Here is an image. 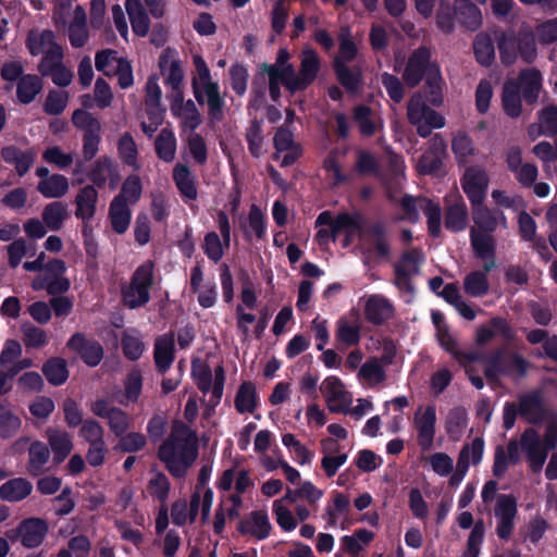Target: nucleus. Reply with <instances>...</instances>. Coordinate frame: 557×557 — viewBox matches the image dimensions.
<instances>
[{
    "label": "nucleus",
    "instance_id": "63",
    "mask_svg": "<svg viewBox=\"0 0 557 557\" xmlns=\"http://www.w3.org/2000/svg\"><path fill=\"white\" fill-rule=\"evenodd\" d=\"M119 442L115 446L116 450L122 453H137L144 449L147 445V438L143 433L129 432L117 436Z\"/></svg>",
    "mask_w": 557,
    "mask_h": 557
},
{
    "label": "nucleus",
    "instance_id": "58",
    "mask_svg": "<svg viewBox=\"0 0 557 557\" xmlns=\"http://www.w3.org/2000/svg\"><path fill=\"white\" fill-rule=\"evenodd\" d=\"M22 421L8 405L0 404V437L10 438L16 434Z\"/></svg>",
    "mask_w": 557,
    "mask_h": 557
},
{
    "label": "nucleus",
    "instance_id": "46",
    "mask_svg": "<svg viewBox=\"0 0 557 557\" xmlns=\"http://www.w3.org/2000/svg\"><path fill=\"white\" fill-rule=\"evenodd\" d=\"M346 150L334 149L330 152L324 161V169L327 177L332 182V186H339L348 181V176L343 172L342 159L345 157Z\"/></svg>",
    "mask_w": 557,
    "mask_h": 557
},
{
    "label": "nucleus",
    "instance_id": "3",
    "mask_svg": "<svg viewBox=\"0 0 557 557\" xmlns=\"http://www.w3.org/2000/svg\"><path fill=\"white\" fill-rule=\"evenodd\" d=\"M315 224L332 227L333 236L344 234L343 247H348L355 237L361 238L368 231L364 228V219L360 213H341L334 218L329 211H324L318 215Z\"/></svg>",
    "mask_w": 557,
    "mask_h": 557
},
{
    "label": "nucleus",
    "instance_id": "7",
    "mask_svg": "<svg viewBox=\"0 0 557 557\" xmlns=\"http://www.w3.org/2000/svg\"><path fill=\"white\" fill-rule=\"evenodd\" d=\"M490 177L486 170L480 165H471L465 170L461 187L471 205H482L486 197Z\"/></svg>",
    "mask_w": 557,
    "mask_h": 557
},
{
    "label": "nucleus",
    "instance_id": "56",
    "mask_svg": "<svg viewBox=\"0 0 557 557\" xmlns=\"http://www.w3.org/2000/svg\"><path fill=\"white\" fill-rule=\"evenodd\" d=\"M355 122L364 136L373 135L381 127V121L369 108L360 106L355 110Z\"/></svg>",
    "mask_w": 557,
    "mask_h": 557
},
{
    "label": "nucleus",
    "instance_id": "25",
    "mask_svg": "<svg viewBox=\"0 0 557 557\" xmlns=\"http://www.w3.org/2000/svg\"><path fill=\"white\" fill-rule=\"evenodd\" d=\"M154 281H129V284L122 287L123 304L129 308L135 309L145 306L149 299V289Z\"/></svg>",
    "mask_w": 557,
    "mask_h": 557
},
{
    "label": "nucleus",
    "instance_id": "43",
    "mask_svg": "<svg viewBox=\"0 0 557 557\" xmlns=\"http://www.w3.org/2000/svg\"><path fill=\"white\" fill-rule=\"evenodd\" d=\"M42 89V82L35 74H25L16 83V96L20 102L28 104Z\"/></svg>",
    "mask_w": 557,
    "mask_h": 557
},
{
    "label": "nucleus",
    "instance_id": "30",
    "mask_svg": "<svg viewBox=\"0 0 557 557\" xmlns=\"http://www.w3.org/2000/svg\"><path fill=\"white\" fill-rule=\"evenodd\" d=\"M131 219L129 205L121 201L120 198H113L109 207V221L112 230L116 234H124L128 230Z\"/></svg>",
    "mask_w": 557,
    "mask_h": 557
},
{
    "label": "nucleus",
    "instance_id": "41",
    "mask_svg": "<svg viewBox=\"0 0 557 557\" xmlns=\"http://www.w3.org/2000/svg\"><path fill=\"white\" fill-rule=\"evenodd\" d=\"M69 37L71 45L75 48H81L87 42V17L82 7H76L74 10L73 21L69 27Z\"/></svg>",
    "mask_w": 557,
    "mask_h": 557
},
{
    "label": "nucleus",
    "instance_id": "34",
    "mask_svg": "<svg viewBox=\"0 0 557 557\" xmlns=\"http://www.w3.org/2000/svg\"><path fill=\"white\" fill-rule=\"evenodd\" d=\"M258 393L250 381L243 382L235 395L234 405L238 413H252L258 407Z\"/></svg>",
    "mask_w": 557,
    "mask_h": 557
},
{
    "label": "nucleus",
    "instance_id": "28",
    "mask_svg": "<svg viewBox=\"0 0 557 557\" xmlns=\"http://www.w3.org/2000/svg\"><path fill=\"white\" fill-rule=\"evenodd\" d=\"M48 444L53 453V461L60 463L66 459L73 448L70 434L57 429L47 430Z\"/></svg>",
    "mask_w": 557,
    "mask_h": 557
},
{
    "label": "nucleus",
    "instance_id": "64",
    "mask_svg": "<svg viewBox=\"0 0 557 557\" xmlns=\"http://www.w3.org/2000/svg\"><path fill=\"white\" fill-rule=\"evenodd\" d=\"M143 191L141 182L138 175H129L123 183L122 190L114 198H120L121 201H125L128 205L136 203Z\"/></svg>",
    "mask_w": 557,
    "mask_h": 557
},
{
    "label": "nucleus",
    "instance_id": "55",
    "mask_svg": "<svg viewBox=\"0 0 557 557\" xmlns=\"http://www.w3.org/2000/svg\"><path fill=\"white\" fill-rule=\"evenodd\" d=\"M230 247V242H225V238L221 237L215 232H209L206 234L202 243V249L206 256L214 261H220L223 256L225 249Z\"/></svg>",
    "mask_w": 557,
    "mask_h": 557
},
{
    "label": "nucleus",
    "instance_id": "44",
    "mask_svg": "<svg viewBox=\"0 0 557 557\" xmlns=\"http://www.w3.org/2000/svg\"><path fill=\"white\" fill-rule=\"evenodd\" d=\"M28 457L27 472L32 476L42 474L50 457L48 447L42 442L35 441L28 448Z\"/></svg>",
    "mask_w": 557,
    "mask_h": 557
},
{
    "label": "nucleus",
    "instance_id": "4",
    "mask_svg": "<svg viewBox=\"0 0 557 557\" xmlns=\"http://www.w3.org/2000/svg\"><path fill=\"white\" fill-rule=\"evenodd\" d=\"M407 116L422 137L429 136L433 128H442L445 125L444 116L429 108L420 92L413 94L410 98Z\"/></svg>",
    "mask_w": 557,
    "mask_h": 557
},
{
    "label": "nucleus",
    "instance_id": "49",
    "mask_svg": "<svg viewBox=\"0 0 557 557\" xmlns=\"http://www.w3.org/2000/svg\"><path fill=\"white\" fill-rule=\"evenodd\" d=\"M472 247L478 257L484 261V268L488 271L494 267V261L491 259L494 249L493 237L487 234H481L476 231H471Z\"/></svg>",
    "mask_w": 557,
    "mask_h": 557
},
{
    "label": "nucleus",
    "instance_id": "19",
    "mask_svg": "<svg viewBox=\"0 0 557 557\" xmlns=\"http://www.w3.org/2000/svg\"><path fill=\"white\" fill-rule=\"evenodd\" d=\"M529 137L534 140L540 136L557 135V107L546 106L537 113V121L528 127Z\"/></svg>",
    "mask_w": 557,
    "mask_h": 557
},
{
    "label": "nucleus",
    "instance_id": "31",
    "mask_svg": "<svg viewBox=\"0 0 557 557\" xmlns=\"http://www.w3.org/2000/svg\"><path fill=\"white\" fill-rule=\"evenodd\" d=\"M518 86L528 103L535 102L542 89L541 72L536 69L523 70L519 75Z\"/></svg>",
    "mask_w": 557,
    "mask_h": 557
},
{
    "label": "nucleus",
    "instance_id": "59",
    "mask_svg": "<svg viewBox=\"0 0 557 557\" xmlns=\"http://www.w3.org/2000/svg\"><path fill=\"white\" fill-rule=\"evenodd\" d=\"M468 211L466 203L462 199H459L454 205L449 206L446 214V227L457 232L461 231L467 225Z\"/></svg>",
    "mask_w": 557,
    "mask_h": 557
},
{
    "label": "nucleus",
    "instance_id": "12",
    "mask_svg": "<svg viewBox=\"0 0 557 557\" xmlns=\"http://www.w3.org/2000/svg\"><path fill=\"white\" fill-rule=\"evenodd\" d=\"M413 423L418 432L417 442L423 451L433 447L436 424V409L434 405L425 407L424 411L419 414L414 413Z\"/></svg>",
    "mask_w": 557,
    "mask_h": 557
},
{
    "label": "nucleus",
    "instance_id": "13",
    "mask_svg": "<svg viewBox=\"0 0 557 557\" xmlns=\"http://www.w3.org/2000/svg\"><path fill=\"white\" fill-rule=\"evenodd\" d=\"M159 66L165 84L174 90V94L181 91L184 71L176 50L168 48L162 51L159 58Z\"/></svg>",
    "mask_w": 557,
    "mask_h": 557
},
{
    "label": "nucleus",
    "instance_id": "60",
    "mask_svg": "<svg viewBox=\"0 0 557 557\" xmlns=\"http://www.w3.org/2000/svg\"><path fill=\"white\" fill-rule=\"evenodd\" d=\"M191 290L196 293L202 308H211L216 300V286L213 281H190Z\"/></svg>",
    "mask_w": 557,
    "mask_h": 557
},
{
    "label": "nucleus",
    "instance_id": "15",
    "mask_svg": "<svg viewBox=\"0 0 557 557\" xmlns=\"http://www.w3.org/2000/svg\"><path fill=\"white\" fill-rule=\"evenodd\" d=\"M320 66L318 54L310 48L305 49L301 53L299 74H295V82L289 83V91L305 89L310 85L317 77Z\"/></svg>",
    "mask_w": 557,
    "mask_h": 557
},
{
    "label": "nucleus",
    "instance_id": "53",
    "mask_svg": "<svg viewBox=\"0 0 557 557\" xmlns=\"http://www.w3.org/2000/svg\"><path fill=\"white\" fill-rule=\"evenodd\" d=\"M41 218L48 230L59 231L67 218L66 207L59 201L50 202L44 208Z\"/></svg>",
    "mask_w": 557,
    "mask_h": 557
},
{
    "label": "nucleus",
    "instance_id": "5",
    "mask_svg": "<svg viewBox=\"0 0 557 557\" xmlns=\"http://www.w3.org/2000/svg\"><path fill=\"white\" fill-rule=\"evenodd\" d=\"M366 265L372 267L384 261L389 256V245L383 227L373 225L363 234L359 245Z\"/></svg>",
    "mask_w": 557,
    "mask_h": 557
},
{
    "label": "nucleus",
    "instance_id": "35",
    "mask_svg": "<svg viewBox=\"0 0 557 557\" xmlns=\"http://www.w3.org/2000/svg\"><path fill=\"white\" fill-rule=\"evenodd\" d=\"M41 371L48 383L52 386L64 384L70 376L67 362L62 357H51L47 359L41 367Z\"/></svg>",
    "mask_w": 557,
    "mask_h": 557
},
{
    "label": "nucleus",
    "instance_id": "33",
    "mask_svg": "<svg viewBox=\"0 0 557 557\" xmlns=\"http://www.w3.org/2000/svg\"><path fill=\"white\" fill-rule=\"evenodd\" d=\"M33 491L32 483L24 478H14L0 486V498L15 503L25 499Z\"/></svg>",
    "mask_w": 557,
    "mask_h": 557
},
{
    "label": "nucleus",
    "instance_id": "23",
    "mask_svg": "<svg viewBox=\"0 0 557 557\" xmlns=\"http://www.w3.org/2000/svg\"><path fill=\"white\" fill-rule=\"evenodd\" d=\"M430 62V52L425 48H420L410 57L405 69L403 78L410 87L418 85L423 75H426V67Z\"/></svg>",
    "mask_w": 557,
    "mask_h": 557
},
{
    "label": "nucleus",
    "instance_id": "50",
    "mask_svg": "<svg viewBox=\"0 0 557 557\" xmlns=\"http://www.w3.org/2000/svg\"><path fill=\"white\" fill-rule=\"evenodd\" d=\"M474 223L485 230L494 231L499 223L505 224V216L502 212H493L487 207L482 205H472Z\"/></svg>",
    "mask_w": 557,
    "mask_h": 557
},
{
    "label": "nucleus",
    "instance_id": "10",
    "mask_svg": "<svg viewBox=\"0 0 557 557\" xmlns=\"http://www.w3.org/2000/svg\"><path fill=\"white\" fill-rule=\"evenodd\" d=\"M89 180L95 187L101 188L108 185L113 190L120 182L117 165L112 158L101 156L91 164Z\"/></svg>",
    "mask_w": 557,
    "mask_h": 557
},
{
    "label": "nucleus",
    "instance_id": "26",
    "mask_svg": "<svg viewBox=\"0 0 557 557\" xmlns=\"http://www.w3.org/2000/svg\"><path fill=\"white\" fill-rule=\"evenodd\" d=\"M175 358L174 336L158 337L154 342L153 359L158 373L164 374Z\"/></svg>",
    "mask_w": 557,
    "mask_h": 557
},
{
    "label": "nucleus",
    "instance_id": "61",
    "mask_svg": "<svg viewBox=\"0 0 557 557\" xmlns=\"http://www.w3.org/2000/svg\"><path fill=\"white\" fill-rule=\"evenodd\" d=\"M245 235L250 239L252 237L262 238L265 232L264 218L262 211L252 205L249 210L248 220L243 225Z\"/></svg>",
    "mask_w": 557,
    "mask_h": 557
},
{
    "label": "nucleus",
    "instance_id": "24",
    "mask_svg": "<svg viewBox=\"0 0 557 557\" xmlns=\"http://www.w3.org/2000/svg\"><path fill=\"white\" fill-rule=\"evenodd\" d=\"M262 72L269 76V90L273 100L281 96L280 86L284 85L289 90V83L295 82V71L293 65L277 67L264 64Z\"/></svg>",
    "mask_w": 557,
    "mask_h": 557
},
{
    "label": "nucleus",
    "instance_id": "14",
    "mask_svg": "<svg viewBox=\"0 0 557 557\" xmlns=\"http://www.w3.org/2000/svg\"><path fill=\"white\" fill-rule=\"evenodd\" d=\"M272 524L265 510H253L248 517L238 521L237 531L240 535H250L258 541L270 536Z\"/></svg>",
    "mask_w": 557,
    "mask_h": 557
},
{
    "label": "nucleus",
    "instance_id": "57",
    "mask_svg": "<svg viewBox=\"0 0 557 557\" xmlns=\"http://www.w3.org/2000/svg\"><path fill=\"white\" fill-rule=\"evenodd\" d=\"M423 257L419 251H409L404 255L397 265V274L399 278H409L411 276L421 275V264Z\"/></svg>",
    "mask_w": 557,
    "mask_h": 557
},
{
    "label": "nucleus",
    "instance_id": "21",
    "mask_svg": "<svg viewBox=\"0 0 557 557\" xmlns=\"http://www.w3.org/2000/svg\"><path fill=\"white\" fill-rule=\"evenodd\" d=\"M37 152L35 149L21 150L15 146H5L0 151V158L9 164H13L16 173L24 176L33 166Z\"/></svg>",
    "mask_w": 557,
    "mask_h": 557
},
{
    "label": "nucleus",
    "instance_id": "42",
    "mask_svg": "<svg viewBox=\"0 0 557 557\" xmlns=\"http://www.w3.org/2000/svg\"><path fill=\"white\" fill-rule=\"evenodd\" d=\"M502 104L505 113L510 117H518L522 112V101L519 86L513 81H507L504 84Z\"/></svg>",
    "mask_w": 557,
    "mask_h": 557
},
{
    "label": "nucleus",
    "instance_id": "54",
    "mask_svg": "<svg viewBox=\"0 0 557 557\" xmlns=\"http://www.w3.org/2000/svg\"><path fill=\"white\" fill-rule=\"evenodd\" d=\"M451 149L459 164L468 163L475 154V147L471 137L462 132L453 137Z\"/></svg>",
    "mask_w": 557,
    "mask_h": 557
},
{
    "label": "nucleus",
    "instance_id": "11",
    "mask_svg": "<svg viewBox=\"0 0 557 557\" xmlns=\"http://www.w3.org/2000/svg\"><path fill=\"white\" fill-rule=\"evenodd\" d=\"M171 113L180 120L183 131H195L201 124L200 113L190 99L184 100L182 91L173 94Z\"/></svg>",
    "mask_w": 557,
    "mask_h": 557
},
{
    "label": "nucleus",
    "instance_id": "36",
    "mask_svg": "<svg viewBox=\"0 0 557 557\" xmlns=\"http://www.w3.org/2000/svg\"><path fill=\"white\" fill-rule=\"evenodd\" d=\"M440 345L453 356L461 366L467 362H476L480 359V355L476 352H466L459 349L458 342L449 333L448 327L437 333Z\"/></svg>",
    "mask_w": 557,
    "mask_h": 557
},
{
    "label": "nucleus",
    "instance_id": "37",
    "mask_svg": "<svg viewBox=\"0 0 557 557\" xmlns=\"http://www.w3.org/2000/svg\"><path fill=\"white\" fill-rule=\"evenodd\" d=\"M493 351H500L499 367L503 375L524 376L528 371V361L519 354L508 352L505 348H497Z\"/></svg>",
    "mask_w": 557,
    "mask_h": 557
},
{
    "label": "nucleus",
    "instance_id": "38",
    "mask_svg": "<svg viewBox=\"0 0 557 557\" xmlns=\"http://www.w3.org/2000/svg\"><path fill=\"white\" fill-rule=\"evenodd\" d=\"M69 189L67 177L58 173L52 174L51 177H47L45 181H39L37 184V191L48 199L61 198L67 194Z\"/></svg>",
    "mask_w": 557,
    "mask_h": 557
},
{
    "label": "nucleus",
    "instance_id": "47",
    "mask_svg": "<svg viewBox=\"0 0 557 557\" xmlns=\"http://www.w3.org/2000/svg\"><path fill=\"white\" fill-rule=\"evenodd\" d=\"M117 153L121 161L134 171L140 169L138 162V148L129 133H124L117 140Z\"/></svg>",
    "mask_w": 557,
    "mask_h": 557
},
{
    "label": "nucleus",
    "instance_id": "40",
    "mask_svg": "<svg viewBox=\"0 0 557 557\" xmlns=\"http://www.w3.org/2000/svg\"><path fill=\"white\" fill-rule=\"evenodd\" d=\"M173 180L181 195L186 200H195L197 198L195 177L186 165L178 163L174 166Z\"/></svg>",
    "mask_w": 557,
    "mask_h": 557
},
{
    "label": "nucleus",
    "instance_id": "32",
    "mask_svg": "<svg viewBox=\"0 0 557 557\" xmlns=\"http://www.w3.org/2000/svg\"><path fill=\"white\" fill-rule=\"evenodd\" d=\"M125 9L131 20L133 32L139 37H145L150 28V20L141 1L126 0Z\"/></svg>",
    "mask_w": 557,
    "mask_h": 557
},
{
    "label": "nucleus",
    "instance_id": "17",
    "mask_svg": "<svg viewBox=\"0 0 557 557\" xmlns=\"http://www.w3.org/2000/svg\"><path fill=\"white\" fill-rule=\"evenodd\" d=\"M394 315V307L381 295H371L364 305V319L372 325L380 326Z\"/></svg>",
    "mask_w": 557,
    "mask_h": 557
},
{
    "label": "nucleus",
    "instance_id": "62",
    "mask_svg": "<svg viewBox=\"0 0 557 557\" xmlns=\"http://www.w3.org/2000/svg\"><path fill=\"white\" fill-rule=\"evenodd\" d=\"M72 123L84 134L101 133L100 121L84 109H77L73 112Z\"/></svg>",
    "mask_w": 557,
    "mask_h": 557
},
{
    "label": "nucleus",
    "instance_id": "22",
    "mask_svg": "<svg viewBox=\"0 0 557 557\" xmlns=\"http://www.w3.org/2000/svg\"><path fill=\"white\" fill-rule=\"evenodd\" d=\"M519 413L530 423H541L545 417L543 397L540 391H531L519 397Z\"/></svg>",
    "mask_w": 557,
    "mask_h": 557
},
{
    "label": "nucleus",
    "instance_id": "16",
    "mask_svg": "<svg viewBox=\"0 0 557 557\" xmlns=\"http://www.w3.org/2000/svg\"><path fill=\"white\" fill-rule=\"evenodd\" d=\"M98 197V191L92 185L82 187L75 196V216L83 221L84 228L96 214Z\"/></svg>",
    "mask_w": 557,
    "mask_h": 557
},
{
    "label": "nucleus",
    "instance_id": "8",
    "mask_svg": "<svg viewBox=\"0 0 557 557\" xmlns=\"http://www.w3.org/2000/svg\"><path fill=\"white\" fill-rule=\"evenodd\" d=\"M401 205L407 211L409 218L417 216V210L420 209L428 218V226L432 236L436 237L441 233V207L426 198H412L406 196L401 199Z\"/></svg>",
    "mask_w": 557,
    "mask_h": 557
},
{
    "label": "nucleus",
    "instance_id": "52",
    "mask_svg": "<svg viewBox=\"0 0 557 557\" xmlns=\"http://www.w3.org/2000/svg\"><path fill=\"white\" fill-rule=\"evenodd\" d=\"M473 51L476 61L483 66H490L495 59L493 40L486 33H479L473 41Z\"/></svg>",
    "mask_w": 557,
    "mask_h": 557
},
{
    "label": "nucleus",
    "instance_id": "45",
    "mask_svg": "<svg viewBox=\"0 0 557 557\" xmlns=\"http://www.w3.org/2000/svg\"><path fill=\"white\" fill-rule=\"evenodd\" d=\"M468 425V413L467 410L461 407H454L448 411L445 421V431L447 435L454 440H460L465 429Z\"/></svg>",
    "mask_w": 557,
    "mask_h": 557
},
{
    "label": "nucleus",
    "instance_id": "1",
    "mask_svg": "<svg viewBox=\"0 0 557 557\" xmlns=\"http://www.w3.org/2000/svg\"><path fill=\"white\" fill-rule=\"evenodd\" d=\"M157 456L172 476L184 478L198 456L196 432L186 423L175 420L169 437L159 446Z\"/></svg>",
    "mask_w": 557,
    "mask_h": 557
},
{
    "label": "nucleus",
    "instance_id": "18",
    "mask_svg": "<svg viewBox=\"0 0 557 557\" xmlns=\"http://www.w3.org/2000/svg\"><path fill=\"white\" fill-rule=\"evenodd\" d=\"M520 445L527 453L532 469H541L546 461L548 450L543 447L536 430L533 428L524 430L520 438Z\"/></svg>",
    "mask_w": 557,
    "mask_h": 557
},
{
    "label": "nucleus",
    "instance_id": "20",
    "mask_svg": "<svg viewBox=\"0 0 557 557\" xmlns=\"http://www.w3.org/2000/svg\"><path fill=\"white\" fill-rule=\"evenodd\" d=\"M519 462V443L516 440L509 441L506 449L504 446L497 445L494 451L493 475L502 479L506 474L509 465H517Z\"/></svg>",
    "mask_w": 557,
    "mask_h": 557
},
{
    "label": "nucleus",
    "instance_id": "48",
    "mask_svg": "<svg viewBox=\"0 0 557 557\" xmlns=\"http://www.w3.org/2000/svg\"><path fill=\"white\" fill-rule=\"evenodd\" d=\"M425 84L429 90V101L433 106L443 103L444 81L438 65L430 64L426 67Z\"/></svg>",
    "mask_w": 557,
    "mask_h": 557
},
{
    "label": "nucleus",
    "instance_id": "9",
    "mask_svg": "<svg viewBox=\"0 0 557 557\" xmlns=\"http://www.w3.org/2000/svg\"><path fill=\"white\" fill-rule=\"evenodd\" d=\"M48 531L47 521L36 517L23 519L14 530L16 536L21 540V544L26 548L40 546Z\"/></svg>",
    "mask_w": 557,
    "mask_h": 557
},
{
    "label": "nucleus",
    "instance_id": "6",
    "mask_svg": "<svg viewBox=\"0 0 557 557\" xmlns=\"http://www.w3.org/2000/svg\"><path fill=\"white\" fill-rule=\"evenodd\" d=\"M66 349L74 352L89 368L100 364L104 357L102 345L82 332L74 333L65 344Z\"/></svg>",
    "mask_w": 557,
    "mask_h": 557
},
{
    "label": "nucleus",
    "instance_id": "39",
    "mask_svg": "<svg viewBox=\"0 0 557 557\" xmlns=\"http://www.w3.org/2000/svg\"><path fill=\"white\" fill-rule=\"evenodd\" d=\"M455 13L459 22L470 30H476L482 25L481 11L470 0H456Z\"/></svg>",
    "mask_w": 557,
    "mask_h": 557
},
{
    "label": "nucleus",
    "instance_id": "27",
    "mask_svg": "<svg viewBox=\"0 0 557 557\" xmlns=\"http://www.w3.org/2000/svg\"><path fill=\"white\" fill-rule=\"evenodd\" d=\"M499 58L503 64L511 65L520 57L521 29L516 34L513 32L503 33L498 37Z\"/></svg>",
    "mask_w": 557,
    "mask_h": 557
},
{
    "label": "nucleus",
    "instance_id": "2",
    "mask_svg": "<svg viewBox=\"0 0 557 557\" xmlns=\"http://www.w3.org/2000/svg\"><path fill=\"white\" fill-rule=\"evenodd\" d=\"M193 62L195 65V75L191 81L194 96L200 104L207 103L213 120L220 121L223 117L225 101L219 84L212 81L210 70L201 55L194 54Z\"/></svg>",
    "mask_w": 557,
    "mask_h": 557
},
{
    "label": "nucleus",
    "instance_id": "29",
    "mask_svg": "<svg viewBox=\"0 0 557 557\" xmlns=\"http://www.w3.org/2000/svg\"><path fill=\"white\" fill-rule=\"evenodd\" d=\"M26 46L30 54H45L49 50L60 48L55 41V36L51 30L33 29L28 33Z\"/></svg>",
    "mask_w": 557,
    "mask_h": 557
},
{
    "label": "nucleus",
    "instance_id": "51",
    "mask_svg": "<svg viewBox=\"0 0 557 557\" xmlns=\"http://www.w3.org/2000/svg\"><path fill=\"white\" fill-rule=\"evenodd\" d=\"M157 156L164 162H172L176 154V137L169 128H163L154 141Z\"/></svg>",
    "mask_w": 557,
    "mask_h": 557
}]
</instances>
